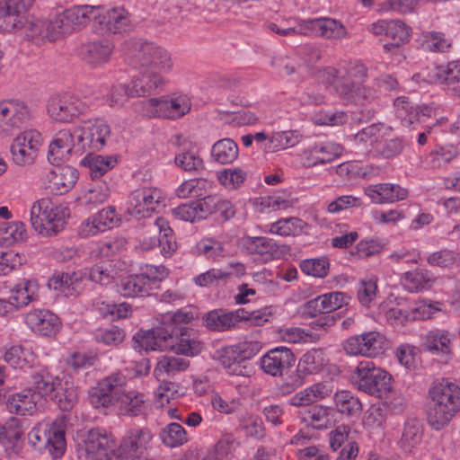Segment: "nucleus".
I'll return each instance as SVG.
<instances>
[{
    "label": "nucleus",
    "mask_w": 460,
    "mask_h": 460,
    "mask_svg": "<svg viewBox=\"0 0 460 460\" xmlns=\"http://www.w3.org/2000/svg\"><path fill=\"white\" fill-rule=\"evenodd\" d=\"M111 136L110 126L95 119L81 122L74 128L58 131L49 146L48 160L50 164L61 163L74 153L101 150Z\"/></svg>",
    "instance_id": "1"
},
{
    "label": "nucleus",
    "mask_w": 460,
    "mask_h": 460,
    "mask_svg": "<svg viewBox=\"0 0 460 460\" xmlns=\"http://www.w3.org/2000/svg\"><path fill=\"white\" fill-rule=\"evenodd\" d=\"M427 414L430 426L438 430L446 426L460 408V387L447 381L434 384L429 390Z\"/></svg>",
    "instance_id": "2"
},
{
    "label": "nucleus",
    "mask_w": 460,
    "mask_h": 460,
    "mask_svg": "<svg viewBox=\"0 0 460 460\" xmlns=\"http://www.w3.org/2000/svg\"><path fill=\"white\" fill-rule=\"evenodd\" d=\"M69 216L67 208L55 204L48 198L35 201L31 208V223L41 236L49 237L61 232Z\"/></svg>",
    "instance_id": "3"
},
{
    "label": "nucleus",
    "mask_w": 460,
    "mask_h": 460,
    "mask_svg": "<svg viewBox=\"0 0 460 460\" xmlns=\"http://www.w3.org/2000/svg\"><path fill=\"white\" fill-rule=\"evenodd\" d=\"M267 27L280 36L304 35L341 40L347 34L345 26L340 21L329 17L301 20L297 26L287 29H282L274 22H270Z\"/></svg>",
    "instance_id": "4"
},
{
    "label": "nucleus",
    "mask_w": 460,
    "mask_h": 460,
    "mask_svg": "<svg viewBox=\"0 0 460 460\" xmlns=\"http://www.w3.org/2000/svg\"><path fill=\"white\" fill-rule=\"evenodd\" d=\"M353 384L359 391L382 397L392 388V376L372 361H361L353 372Z\"/></svg>",
    "instance_id": "5"
},
{
    "label": "nucleus",
    "mask_w": 460,
    "mask_h": 460,
    "mask_svg": "<svg viewBox=\"0 0 460 460\" xmlns=\"http://www.w3.org/2000/svg\"><path fill=\"white\" fill-rule=\"evenodd\" d=\"M128 44L134 60L141 67L160 73L162 75L172 70L173 61L165 49L143 40H135Z\"/></svg>",
    "instance_id": "6"
},
{
    "label": "nucleus",
    "mask_w": 460,
    "mask_h": 460,
    "mask_svg": "<svg viewBox=\"0 0 460 460\" xmlns=\"http://www.w3.org/2000/svg\"><path fill=\"white\" fill-rule=\"evenodd\" d=\"M28 441L35 450L53 458L62 456L66 450L65 429L57 422L34 426L28 433Z\"/></svg>",
    "instance_id": "7"
},
{
    "label": "nucleus",
    "mask_w": 460,
    "mask_h": 460,
    "mask_svg": "<svg viewBox=\"0 0 460 460\" xmlns=\"http://www.w3.org/2000/svg\"><path fill=\"white\" fill-rule=\"evenodd\" d=\"M126 385L125 375L120 372L111 373L89 390V402L96 409H108L119 402Z\"/></svg>",
    "instance_id": "8"
},
{
    "label": "nucleus",
    "mask_w": 460,
    "mask_h": 460,
    "mask_svg": "<svg viewBox=\"0 0 460 460\" xmlns=\"http://www.w3.org/2000/svg\"><path fill=\"white\" fill-rule=\"evenodd\" d=\"M145 111L149 117L176 119L190 112V99L186 94H172L160 98H150L144 102Z\"/></svg>",
    "instance_id": "9"
},
{
    "label": "nucleus",
    "mask_w": 460,
    "mask_h": 460,
    "mask_svg": "<svg viewBox=\"0 0 460 460\" xmlns=\"http://www.w3.org/2000/svg\"><path fill=\"white\" fill-rule=\"evenodd\" d=\"M238 247L243 252L257 255L263 262L281 259L290 252L288 245L266 236L244 235L238 240Z\"/></svg>",
    "instance_id": "10"
},
{
    "label": "nucleus",
    "mask_w": 460,
    "mask_h": 460,
    "mask_svg": "<svg viewBox=\"0 0 460 460\" xmlns=\"http://www.w3.org/2000/svg\"><path fill=\"white\" fill-rule=\"evenodd\" d=\"M116 442L113 436L102 429H93L87 432L77 453L81 460H104L114 450Z\"/></svg>",
    "instance_id": "11"
},
{
    "label": "nucleus",
    "mask_w": 460,
    "mask_h": 460,
    "mask_svg": "<svg viewBox=\"0 0 460 460\" xmlns=\"http://www.w3.org/2000/svg\"><path fill=\"white\" fill-rule=\"evenodd\" d=\"M85 109V104L77 96L67 93L50 97L47 103L49 117L59 123L73 122Z\"/></svg>",
    "instance_id": "12"
},
{
    "label": "nucleus",
    "mask_w": 460,
    "mask_h": 460,
    "mask_svg": "<svg viewBox=\"0 0 460 460\" xmlns=\"http://www.w3.org/2000/svg\"><path fill=\"white\" fill-rule=\"evenodd\" d=\"M336 93L343 102L365 107L360 110L361 116L356 118L357 119L368 120L373 118L375 111L368 105L377 97L376 90L362 84L353 87L351 84L345 83L336 84Z\"/></svg>",
    "instance_id": "13"
},
{
    "label": "nucleus",
    "mask_w": 460,
    "mask_h": 460,
    "mask_svg": "<svg viewBox=\"0 0 460 460\" xmlns=\"http://www.w3.org/2000/svg\"><path fill=\"white\" fill-rule=\"evenodd\" d=\"M343 147L332 141H309L299 153L305 167H314L332 162L341 155Z\"/></svg>",
    "instance_id": "14"
},
{
    "label": "nucleus",
    "mask_w": 460,
    "mask_h": 460,
    "mask_svg": "<svg viewBox=\"0 0 460 460\" xmlns=\"http://www.w3.org/2000/svg\"><path fill=\"white\" fill-rule=\"evenodd\" d=\"M153 435L147 428H132L125 433L118 449L119 460H137L150 447Z\"/></svg>",
    "instance_id": "15"
},
{
    "label": "nucleus",
    "mask_w": 460,
    "mask_h": 460,
    "mask_svg": "<svg viewBox=\"0 0 460 460\" xmlns=\"http://www.w3.org/2000/svg\"><path fill=\"white\" fill-rule=\"evenodd\" d=\"M163 199L161 190L144 187L132 191L127 203L128 213L137 219L149 217Z\"/></svg>",
    "instance_id": "16"
},
{
    "label": "nucleus",
    "mask_w": 460,
    "mask_h": 460,
    "mask_svg": "<svg viewBox=\"0 0 460 460\" xmlns=\"http://www.w3.org/2000/svg\"><path fill=\"white\" fill-rule=\"evenodd\" d=\"M42 145L41 134L27 130L17 136L11 145L13 161L17 165H27L34 162Z\"/></svg>",
    "instance_id": "17"
},
{
    "label": "nucleus",
    "mask_w": 460,
    "mask_h": 460,
    "mask_svg": "<svg viewBox=\"0 0 460 460\" xmlns=\"http://www.w3.org/2000/svg\"><path fill=\"white\" fill-rule=\"evenodd\" d=\"M59 164H52L55 167L47 171L41 177L44 188L55 195H62L69 191L78 178L75 168L59 166Z\"/></svg>",
    "instance_id": "18"
},
{
    "label": "nucleus",
    "mask_w": 460,
    "mask_h": 460,
    "mask_svg": "<svg viewBox=\"0 0 460 460\" xmlns=\"http://www.w3.org/2000/svg\"><path fill=\"white\" fill-rule=\"evenodd\" d=\"M296 357L287 347L279 346L270 349L260 358L261 370L271 376H281L295 363Z\"/></svg>",
    "instance_id": "19"
},
{
    "label": "nucleus",
    "mask_w": 460,
    "mask_h": 460,
    "mask_svg": "<svg viewBox=\"0 0 460 460\" xmlns=\"http://www.w3.org/2000/svg\"><path fill=\"white\" fill-rule=\"evenodd\" d=\"M28 106L18 101L0 102V137L10 135L29 118Z\"/></svg>",
    "instance_id": "20"
},
{
    "label": "nucleus",
    "mask_w": 460,
    "mask_h": 460,
    "mask_svg": "<svg viewBox=\"0 0 460 460\" xmlns=\"http://www.w3.org/2000/svg\"><path fill=\"white\" fill-rule=\"evenodd\" d=\"M25 323L31 332L44 337L56 335L61 326L58 316L45 308H34L30 310L25 314Z\"/></svg>",
    "instance_id": "21"
},
{
    "label": "nucleus",
    "mask_w": 460,
    "mask_h": 460,
    "mask_svg": "<svg viewBox=\"0 0 460 460\" xmlns=\"http://www.w3.org/2000/svg\"><path fill=\"white\" fill-rule=\"evenodd\" d=\"M119 221L115 207L109 206L84 221L79 226V234L82 237L96 235L117 226Z\"/></svg>",
    "instance_id": "22"
},
{
    "label": "nucleus",
    "mask_w": 460,
    "mask_h": 460,
    "mask_svg": "<svg viewBox=\"0 0 460 460\" xmlns=\"http://www.w3.org/2000/svg\"><path fill=\"white\" fill-rule=\"evenodd\" d=\"M169 330L166 325H160L155 330L139 331L134 337L135 349L148 350H167L172 341L166 338Z\"/></svg>",
    "instance_id": "23"
},
{
    "label": "nucleus",
    "mask_w": 460,
    "mask_h": 460,
    "mask_svg": "<svg viewBox=\"0 0 460 460\" xmlns=\"http://www.w3.org/2000/svg\"><path fill=\"white\" fill-rule=\"evenodd\" d=\"M168 340L172 341V347L168 350H173L177 354L185 356L197 355L203 348V344L193 337L192 332L187 327H173L169 331Z\"/></svg>",
    "instance_id": "24"
},
{
    "label": "nucleus",
    "mask_w": 460,
    "mask_h": 460,
    "mask_svg": "<svg viewBox=\"0 0 460 460\" xmlns=\"http://www.w3.org/2000/svg\"><path fill=\"white\" fill-rule=\"evenodd\" d=\"M129 25L128 12L122 7L109 10L104 14L97 13L95 30L102 34L120 33Z\"/></svg>",
    "instance_id": "25"
},
{
    "label": "nucleus",
    "mask_w": 460,
    "mask_h": 460,
    "mask_svg": "<svg viewBox=\"0 0 460 460\" xmlns=\"http://www.w3.org/2000/svg\"><path fill=\"white\" fill-rule=\"evenodd\" d=\"M165 84V79L160 73L146 67H141V72L130 83L131 92L129 96L140 97L154 94L157 90L162 89Z\"/></svg>",
    "instance_id": "26"
},
{
    "label": "nucleus",
    "mask_w": 460,
    "mask_h": 460,
    "mask_svg": "<svg viewBox=\"0 0 460 460\" xmlns=\"http://www.w3.org/2000/svg\"><path fill=\"white\" fill-rule=\"evenodd\" d=\"M242 311H226L224 309H214L202 316L203 325L211 332H223L234 329L240 317H243Z\"/></svg>",
    "instance_id": "27"
},
{
    "label": "nucleus",
    "mask_w": 460,
    "mask_h": 460,
    "mask_svg": "<svg viewBox=\"0 0 460 460\" xmlns=\"http://www.w3.org/2000/svg\"><path fill=\"white\" fill-rule=\"evenodd\" d=\"M429 79L439 84L452 94L460 97V65L456 62L437 66L429 74Z\"/></svg>",
    "instance_id": "28"
},
{
    "label": "nucleus",
    "mask_w": 460,
    "mask_h": 460,
    "mask_svg": "<svg viewBox=\"0 0 460 460\" xmlns=\"http://www.w3.org/2000/svg\"><path fill=\"white\" fill-rule=\"evenodd\" d=\"M365 194L376 204L394 203L403 200L408 190L398 184L377 183L365 188Z\"/></svg>",
    "instance_id": "29"
},
{
    "label": "nucleus",
    "mask_w": 460,
    "mask_h": 460,
    "mask_svg": "<svg viewBox=\"0 0 460 460\" xmlns=\"http://www.w3.org/2000/svg\"><path fill=\"white\" fill-rule=\"evenodd\" d=\"M396 116L405 127L420 120V116L430 117L434 108L430 105L413 106L407 97H398L394 101Z\"/></svg>",
    "instance_id": "30"
},
{
    "label": "nucleus",
    "mask_w": 460,
    "mask_h": 460,
    "mask_svg": "<svg viewBox=\"0 0 460 460\" xmlns=\"http://www.w3.org/2000/svg\"><path fill=\"white\" fill-rule=\"evenodd\" d=\"M155 226L159 231V237H151L148 242L144 240L143 245L146 249H151L158 245L161 247L163 255L169 257L176 250V242L169 222L164 217H157Z\"/></svg>",
    "instance_id": "31"
},
{
    "label": "nucleus",
    "mask_w": 460,
    "mask_h": 460,
    "mask_svg": "<svg viewBox=\"0 0 460 460\" xmlns=\"http://www.w3.org/2000/svg\"><path fill=\"white\" fill-rule=\"evenodd\" d=\"M113 44L107 39L91 41L81 48L83 59L93 66H101L110 60Z\"/></svg>",
    "instance_id": "32"
},
{
    "label": "nucleus",
    "mask_w": 460,
    "mask_h": 460,
    "mask_svg": "<svg viewBox=\"0 0 460 460\" xmlns=\"http://www.w3.org/2000/svg\"><path fill=\"white\" fill-rule=\"evenodd\" d=\"M423 438V426L417 419H408L402 427L399 446L402 451L408 454L420 446Z\"/></svg>",
    "instance_id": "33"
},
{
    "label": "nucleus",
    "mask_w": 460,
    "mask_h": 460,
    "mask_svg": "<svg viewBox=\"0 0 460 460\" xmlns=\"http://www.w3.org/2000/svg\"><path fill=\"white\" fill-rule=\"evenodd\" d=\"M30 384V390L38 395L36 397L40 401L44 397L51 395L52 393L58 390L59 380L47 369L41 368L31 374Z\"/></svg>",
    "instance_id": "34"
},
{
    "label": "nucleus",
    "mask_w": 460,
    "mask_h": 460,
    "mask_svg": "<svg viewBox=\"0 0 460 460\" xmlns=\"http://www.w3.org/2000/svg\"><path fill=\"white\" fill-rule=\"evenodd\" d=\"M307 224L298 217L279 218L276 222L265 225L263 232L279 236H297L300 235Z\"/></svg>",
    "instance_id": "35"
},
{
    "label": "nucleus",
    "mask_w": 460,
    "mask_h": 460,
    "mask_svg": "<svg viewBox=\"0 0 460 460\" xmlns=\"http://www.w3.org/2000/svg\"><path fill=\"white\" fill-rule=\"evenodd\" d=\"M36 396L38 395L34 394L30 388L13 394L7 399V409L10 412L19 415L32 414L40 402Z\"/></svg>",
    "instance_id": "36"
},
{
    "label": "nucleus",
    "mask_w": 460,
    "mask_h": 460,
    "mask_svg": "<svg viewBox=\"0 0 460 460\" xmlns=\"http://www.w3.org/2000/svg\"><path fill=\"white\" fill-rule=\"evenodd\" d=\"M38 284L34 280L23 279L11 290L8 302L13 307H22L38 299Z\"/></svg>",
    "instance_id": "37"
},
{
    "label": "nucleus",
    "mask_w": 460,
    "mask_h": 460,
    "mask_svg": "<svg viewBox=\"0 0 460 460\" xmlns=\"http://www.w3.org/2000/svg\"><path fill=\"white\" fill-rule=\"evenodd\" d=\"M454 335L447 330L434 329L428 332L424 337V348L432 352L449 354Z\"/></svg>",
    "instance_id": "38"
},
{
    "label": "nucleus",
    "mask_w": 460,
    "mask_h": 460,
    "mask_svg": "<svg viewBox=\"0 0 460 460\" xmlns=\"http://www.w3.org/2000/svg\"><path fill=\"white\" fill-rule=\"evenodd\" d=\"M146 397L143 394L127 390V385L119 396V403L120 411L128 416H137L146 411Z\"/></svg>",
    "instance_id": "39"
},
{
    "label": "nucleus",
    "mask_w": 460,
    "mask_h": 460,
    "mask_svg": "<svg viewBox=\"0 0 460 460\" xmlns=\"http://www.w3.org/2000/svg\"><path fill=\"white\" fill-rule=\"evenodd\" d=\"M80 164L89 169L92 179H98L117 164V159L114 156L89 153L81 160Z\"/></svg>",
    "instance_id": "40"
},
{
    "label": "nucleus",
    "mask_w": 460,
    "mask_h": 460,
    "mask_svg": "<svg viewBox=\"0 0 460 460\" xmlns=\"http://www.w3.org/2000/svg\"><path fill=\"white\" fill-rule=\"evenodd\" d=\"M435 283V278L427 270L418 269L407 271L403 277V285L410 292H420L429 289Z\"/></svg>",
    "instance_id": "41"
},
{
    "label": "nucleus",
    "mask_w": 460,
    "mask_h": 460,
    "mask_svg": "<svg viewBox=\"0 0 460 460\" xmlns=\"http://www.w3.org/2000/svg\"><path fill=\"white\" fill-rule=\"evenodd\" d=\"M217 355L220 365L229 376L249 377L253 373V367L251 364L235 358L226 351L221 349L217 351Z\"/></svg>",
    "instance_id": "42"
},
{
    "label": "nucleus",
    "mask_w": 460,
    "mask_h": 460,
    "mask_svg": "<svg viewBox=\"0 0 460 460\" xmlns=\"http://www.w3.org/2000/svg\"><path fill=\"white\" fill-rule=\"evenodd\" d=\"M237 144L230 139L224 138L217 141L211 148V155L215 161L221 164H231L238 157Z\"/></svg>",
    "instance_id": "43"
},
{
    "label": "nucleus",
    "mask_w": 460,
    "mask_h": 460,
    "mask_svg": "<svg viewBox=\"0 0 460 460\" xmlns=\"http://www.w3.org/2000/svg\"><path fill=\"white\" fill-rule=\"evenodd\" d=\"M27 238L25 226L21 221L0 223V245L10 246Z\"/></svg>",
    "instance_id": "44"
},
{
    "label": "nucleus",
    "mask_w": 460,
    "mask_h": 460,
    "mask_svg": "<svg viewBox=\"0 0 460 460\" xmlns=\"http://www.w3.org/2000/svg\"><path fill=\"white\" fill-rule=\"evenodd\" d=\"M234 446V439L227 435L217 441L216 445L205 451H196L199 460H226Z\"/></svg>",
    "instance_id": "45"
},
{
    "label": "nucleus",
    "mask_w": 460,
    "mask_h": 460,
    "mask_svg": "<svg viewBox=\"0 0 460 460\" xmlns=\"http://www.w3.org/2000/svg\"><path fill=\"white\" fill-rule=\"evenodd\" d=\"M99 10V6L75 5L66 10V19L74 31L76 27L86 25L93 18L96 21Z\"/></svg>",
    "instance_id": "46"
},
{
    "label": "nucleus",
    "mask_w": 460,
    "mask_h": 460,
    "mask_svg": "<svg viewBox=\"0 0 460 460\" xmlns=\"http://www.w3.org/2000/svg\"><path fill=\"white\" fill-rule=\"evenodd\" d=\"M386 36L392 40V42L385 43L384 49L386 51H391L394 49H398L409 40L411 29L401 20H390Z\"/></svg>",
    "instance_id": "47"
},
{
    "label": "nucleus",
    "mask_w": 460,
    "mask_h": 460,
    "mask_svg": "<svg viewBox=\"0 0 460 460\" xmlns=\"http://www.w3.org/2000/svg\"><path fill=\"white\" fill-rule=\"evenodd\" d=\"M150 288L141 274L130 275L121 279L119 292L124 296H145L150 292Z\"/></svg>",
    "instance_id": "48"
},
{
    "label": "nucleus",
    "mask_w": 460,
    "mask_h": 460,
    "mask_svg": "<svg viewBox=\"0 0 460 460\" xmlns=\"http://www.w3.org/2000/svg\"><path fill=\"white\" fill-rule=\"evenodd\" d=\"M334 402L338 411L347 416H358L362 411L359 399L349 391L337 392L334 394Z\"/></svg>",
    "instance_id": "49"
},
{
    "label": "nucleus",
    "mask_w": 460,
    "mask_h": 460,
    "mask_svg": "<svg viewBox=\"0 0 460 460\" xmlns=\"http://www.w3.org/2000/svg\"><path fill=\"white\" fill-rule=\"evenodd\" d=\"M4 360L13 368L26 369L31 367L34 355L21 345H14L6 350Z\"/></svg>",
    "instance_id": "50"
},
{
    "label": "nucleus",
    "mask_w": 460,
    "mask_h": 460,
    "mask_svg": "<svg viewBox=\"0 0 460 460\" xmlns=\"http://www.w3.org/2000/svg\"><path fill=\"white\" fill-rule=\"evenodd\" d=\"M383 128L384 125L380 123L371 124L353 135L350 141L357 148L367 150L381 137Z\"/></svg>",
    "instance_id": "51"
},
{
    "label": "nucleus",
    "mask_w": 460,
    "mask_h": 460,
    "mask_svg": "<svg viewBox=\"0 0 460 460\" xmlns=\"http://www.w3.org/2000/svg\"><path fill=\"white\" fill-rule=\"evenodd\" d=\"M189 366L190 362L185 358L164 356L157 362L154 373L158 378L162 377L164 374L173 376L178 372L184 371Z\"/></svg>",
    "instance_id": "52"
},
{
    "label": "nucleus",
    "mask_w": 460,
    "mask_h": 460,
    "mask_svg": "<svg viewBox=\"0 0 460 460\" xmlns=\"http://www.w3.org/2000/svg\"><path fill=\"white\" fill-rule=\"evenodd\" d=\"M160 436L163 443L172 448L181 447L189 440L185 429L176 422L166 425Z\"/></svg>",
    "instance_id": "53"
},
{
    "label": "nucleus",
    "mask_w": 460,
    "mask_h": 460,
    "mask_svg": "<svg viewBox=\"0 0 460 460\" xmlns=\"http://www.w3.org/2000/svg\"><path fill=\"white\" fill-rule=\"evenodd\" d=\"M246 177V172L239 167H229L217 172L220 184L228 190L239 189Z\"/></svg>",
    "instance_id": "54"
},
{
    "label": "nucleus",
    "mask_w": 460,
    "mask_h": 460,
    "mask_svg": "<svg viewBox=\"0 0 460 460\" xmlns=\"http://www.w3.org/2000/svg\"><path fill=\"white\" fill-rule=\"evenodd\" d=\"M48 21L40 20L34 17L23 16L13 23V29L24 30L31 37H40L47 39Z\"/></svg>",
    "instance_id": "55"
},
{
    "label": "nucleus",
    "mask_w": 460,
    "mask_h": 460,
    "mask_svg": "<svg viewBox=\"0 0 460 460\" xmlns=\"http://www.w3.org/2000/svg\"><path fill=\"white\" fill-rule=\"evenodd\" d=\"M332 410L323 405H315L307 411L305 420L317 429H326L331 425Z\"/></svg>",
    "instance_id": "56"
},
{
    "label": "nucleus",
    "mask_w": 460,
    "mask_h": 460,
    "mask_svg": "<svg viewBox=\"0 0 460 460\" xmlns=\"http://www.w3.org/2000/svg\"><path fill=\"white\" fill-rule=\"evenodd\" d=\"M261 349V342L256 341H245L222 349L235 357V358L247 362V360L257 355Z\"/></svg>",
    "instance_id": "57"
},
{
    "label": "nucleus",
    "mask_w": 460,
    "mask_h": 460,
    "mask_svg": "<svg viewBox=\"0 0 460 460\" xmlns=\"http://www.w3.org/2000/svg\"><path fill=\"white\" fill-rule=\"evenodd\" d=\"M110 195V190L106 183H99L87 190L80 198L79 201L82 205L87 206L89 208L105 202Z\"/></svg>",
    "instance_id": "58"
},
{
    "label": "nucleus",
    "mask_w": 460,
    "mask_h": 460,
    "mask_svg": "<svg viewBox=\"0 0 460 460\" xmlns=\"http://www.w3.org/2000/svg\"><path fill=\"white\" fill-rule=\"evenodd\" d=\"M377 294V279L374 276L359 280L357 288V297L360 305L369 307Z\"/></svg>",
    "instance_id": "59"
},
{
    "label": "nucleus",
    "mask_w": 460,
    "mask_h": 460,
    "mask_svg": "<svg viewBox=\"0 0 460 460\" xmlns=\"http://www.w3.org/2000/svg\"><path fill=\"white\" fill-rule=\"evenodd\" d=\"M47 39L49 40H57L60 35L68 34L73 31V28L66 19V11L54 15L48 20Z\"/></svg>",
    "instance_id": "60"
},
{
    "label": "nucleus",
    "mask_w": 460,
    "mask_h": 460,
    "mask_svg": "<svg viewBox=\"0 0 460 460\" xmlns=\"http://www.w3.org/2000/svg\"><path fill=\"white\" fill-rule=\"evenodd\" d=\"M182 394L180 385L173 382H163L155 391V402L157 407L163 408L170 402Z\"/></svg>",
    "instance_id": "61"
},
{
    "label": "nucleus",
    "mask_w": 460,
    "mask_h": 460,
    "mask_svg": "<svg viewBox=\"0 0 460 460\" xmlns=\"http://www.w3.org/2000/svg\"><path fill=\"white\" fill-rule=\"evenodd\" d=\"M362 341L366 342L368 358H376L384 353L387 347V340L378 332H367L362 333Z\"/></svg>",
    "instance_id": "62"
},
{
    "label": "nucleus",
    "mask_w": 460,
    "mask_h": 460,
    "mask_svg": "<svg viewBox=\"0 0 460 460\" xmlns=\"http://www.w3.org/2000/svg\"><path fill=\"white\" fill-rule=\"evenodd\" d=\"M330 261L327 257L306 259L300 262L301 270L316 278H324L328 275Z\"/></svg>",
    "instance_id": "63"
},
{
    "label": "nucleus",
    "mask_w": 460,
    "mask_h": 460,
    "mask_svg": "<svg viewBox=\"0 0 460 460\" xmlns=\"http://www.w3.org/2000/svg\"><path fill=\"white\" fill-rule=\"evenodd\" d=\"M175 164L184 172L199 173L204 169L203 160L194 152H182L175 156Z\"/></svg>",
    "instance_id": "64"
}]
</instances>
